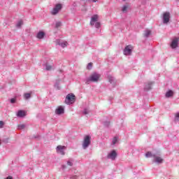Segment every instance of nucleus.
<instances>
[{
  "mask_svg": "<svg viewBox=\"0 0 179 179\" xmlns=\"http://www.w3.org/2000/svg\"><path fill=\"white\" fill-rule=\"evenodd\" d=\"M17 117L19 118H23V117H26V112L24 110H18Z\"/></svg>",
  "mask_w": 179,
  "mask_h": 179,
  "instance_id": "obj_16",
  "label": "nucleus"
},
{
  "mask_svg": "<svg viewBox=\"0 0 179 179\" xmlns=\"http://www.w3.org/2000/svg\"><path fill=\"white\" fill-rule=\"evenodd\" d=\"M23 24V21L22 20H20L17 22L16 27L20 29V27H22V25Z\"/></svg>",
  "mask_w": 179,
  "mask_h": 179,
  "instance_id": "obj_22",
  "label": "nucleus"
},
{
  "mask_svg": "<svg viewBox=\"0 0 179 179\" xmlns=\"http://www.w3.org/2000/svg\"><path fill=\"white\" fill-rule=\"evenodd\" d=\"M62 26V22H57L55 24V28L58 29V27H61Z\"/></svg>",
  "mask_w": 179,
  "mask_h": 179,
  "instance_id": "obj_25",
  "label": "nucleus"
},
{
  "mask_svg": "<svg viewBox=\"0 0 179 179\" xmlns=\"http://www.w3.org/2000/svg\"><path fill=\"white\" fill-rule=\"evenodd\" d=\"M44 37H45V33L44 31H40L36 34V38H38L39 40L43 39Z\"/></svg>",
  "mask_w": 179,
  "mask_h": 179,
  "instance_id": "obj_14",
  "label": "nucleus"
},
{
  "mask_svg": "<svg viewBox=\"0 0 179 179\" xmlns=\"http://www.w3.org/2000/svg\"><path fill=\"white\" fill-rule=\"evenodd\" d=\"M152 34V31L149 30V29H146L144 33V37H145L146 38H148V37H149V36Z\"/></svg>",
  "mask_w": 179,
  "mask_h": 179,
  "instance_id": "obj_18",
  "label": "nucleus"
},
{
  "mask_svg": "<svg viewBox=\"0 0 179 179\" xmlns=\"http://www.w3.org/2000/svg\"><path fill=\"white\" fill-rule=\"evenodd\" d=\"M108 79L110 83H114L115 82V78L111 76H108Z\"/></svg>",
  "mask_w": 179,
  "mask_h": 179,
  "instance_id": "obj_19",
  "label": "nucleus"
},
{
  "mask_svg": "<svg viewBox=\"0 0 179 179\" xmlns=\"http://www.w3.org/2000/svg\"><path fill=\"white\" fill-rule=\"evenodd\" d=\"M153 84V82H148L145 84L144 90H150L152 89V85Z\"/></svg>",
  "mask_w": 179,
  "mask_h": 179,
  "instance_id": "obj_17",
  "label": "nucleus"
},
{
  "mask_svg": "<svg viewBox=\"0 0 179 179\" xmlns=\"http://www.w3.org/2000/svg\"><path fill=\"white\" fill-rule=\"evenodd\" d=\"M173 96H174V92L171 90H168L165 94L166 99H170V97H173Z\"/></svg>",
  "mask_w": 179,
  "mask_h": 179,
  "instance_id": "obj_15",
  "label": "nucleus"
},
{
  "mask_svg": "<svg viewBox=\"0 0 179 179\" xmlns=\"http://www.w3.org/2000/svg\"><path fill=\"white\" fill-rule=\"evenodd\" d=\"M103 125H104V127H110V122H108V121L104 122Z\"/></svg>",
  "mask_w": 179,
  "mask_h": 179,
  "instance_id": "obj_31",
  "label": "nucleus"
},
{
  "mask_svg": "<svg viewBox=\"0 0 179 179\" xmlns=\"http://www.w3.org/2000/svg\"><path fill=\"white\" fill-rule=\"evenodd\" d=\"M65 113V110L64 109V107L62 106H59L56 110H55V114L57 115H61Z\"/></svg>",
  "mask_w": 179,
  "mask_h": 179,
  "instance_id": "obj_12",
  "label": "nucleus"
},
{
  "mask_svg": "<svg viewBox=\"0 0 179 179\" xmlns=\"http://www.w3.org/2000/svg\"><path fill=\"white\" fill-rule=\"evenodd\" d=\"M152 156H153V159H152L153 163H157V164H162V163H163L164 159L163 158H162V157H159L156 155V154H154Z\"/></svg>",
  "mask_w": 179,
  "mask_h": 179,
  "instance_id": "obj_7",
  "label": "nucleus"
},
{
  "mask_svg": "<svg viewBox=\"0 0 179 179\" xmlns=\"http://www.w3.org/2000/svg\"><path fill=\"white\" fill-rule=\"evenodd\" d=\"M46 71H51L52 69V66L47 64L45 66Z\"/></svg>",
  "mask_w": 179,
  "mask_h": 179,
  "instance_id": "obj_26",
  "label": "nucleus"
},
{
  "mask_svg": "<svg viewBox=\"0 0 179 179\" xmlns=\"http://www.w3.org/2000/svg\"><path fill=\"white\" fill-rule=\"evenodd\" d=\"M55 87L56 89H57V90H59V89H60V87H59V84L56 83V84L55 85Z\"/></svg>",
  "mask_w": 179,
  "mask_h": 179,
  "instance_id": "obj_33",
  "label": "nucleus"
},
{
  "mask_svg": "<svg viewBox=\"0 0 179 179\" xmlns=\"http://www.w3.org/2000/svg\"><path fill=\"white\" fill-rule=\"evenodd\" d=\"M177 47H178V38H175L171 43V48L175 49L177 48Z\"/></svg>",
  "mask_w": 179,
  "mask_h": 179,
  "instance_id": "obj_11",
  "label": "nucleus"
},
{
  "mask_svg": "<svg viewBox=\"0 0 179 179\" xmlns=\"http://www.w3.org/2000/svg\"><path fill=\"white\" fill-rule=\"evenodd\" d=\"M117 151L115 150H112L107 155V159H110V160H115L117 158Z\"/></svg>",
  "mask_w": 179,
  "mask_h": 179,
  "instance_id": "obj_8",
  "label": "nucleus"
},
{
  "mask_svg": "<svg viewBox=\"0 0 179 179\" xmlns=\"http://www.w3.org/2000/svg\"><path fill=\"white\" fill-rule=\"evenodd\" d=\"M15 101H16V99H15L14 98H13V99H10V103H11L12 104L15 103Z\"/></svg>",
  "mask_w": 179,
  "mask_h": 179,
  "instance_id": "obj_34",
  "label": "nucleus"
},
{
  "mask_svg": "<svg viewBox=\"0 0 179 179\" xmlns=\"http://www.w3.org/2000/svg\"><path fill=\"white\" fill-rule=\"evenodd\" d=\"M93 66V64L92 63H89L87 66V69H92V66Z\"/></svg>",
  "mask_w": 179,
  "mask_h": 179,
  "instance_id": "obj_32",
  "label": "nucleus"
},
{
  "mask_svg": "<svg viewBox=\"0 0 179 179\" xmlns=\"http://www.w3.org/2000/svg\"><path fill=\"white\" fill-rule=\"evenodd\" d=\"M99 20V15H94L91 17L90 20V25L91 26H94V23L97 22Z\"/></svg>",
  "mask_w": 179,
  "mask_h": 179,
  "instance_id": "obj_10",
  "label": "nucleus"
},
{
  "mask_svg": "<svg viewBox=\"0 0 179 179\" xmlns=\"http://www.w3.org/2000/svg\"><path fill=\"white\" fill-rule=\"evenodd\" d=\"M101 76L99 73H92L89 78L85 79L86 85H89L90 82L97 83L100 80Z\"/></svg>",
  "mask_w": 179,
  "mask_h": 179,
  "instance_id": "obj_1",
  "label": "nucleus"
},
{
  "mask_svg": "<svg viewBox=\"0 0 179 179\" xmlns=\"http://www.w3.org/2000/svg\"><path fill=\"white\" fill-rule=\"evenodd\" d=\"M123 1V2H125V1H127V0H122Z\"/></svg>",
  "mask_w": 179,
  "mask_h": 179,
  "instance_id": "obj_39",
  "label": "nucleus"
},
{
  "mask_svg": "<svg viewBox=\"0 0 179 179\" xmlns=\"http://www.w3.org/2000/svg\"><path fill=\"white\" fill-rule=\"evenodd\" d=\"M76 99L75 94H69L66 96L64 103L66 104H73L75 103V100Z\"/></svg>",
  "mask_w": 179,
  "mask_h": 179,
  "instance_id": "obj_3",
  "label": "nucleus"
},
{
  "mask_svg": "<svg viewBox=\"0 0 179 179\" xmlns=\"http://www.w3.org/2000/svg\"><path fill=\"white\" fill-rule=\"evenodd\" d=\"M73 160H69L67 161V166H70V167H72V166H73Z\"/></svg>",
  "mask_w": 179,
  "mask_h": 179,
  "instance_id": "obj_29",
  "label": "nucleus"
},
{
  "mask_svg": "<svg viewBox=\"0 0 179 179\" xmlns=\"http://www.w3.org/2000/svg\"><path fill=\"white\" fill-rule=\"evenodd\" d=\"M118 142V137H114L112 140V145H115Z\"/></svg>",
  "mask_w": 179,
  "mask_h": 179,
  "instance_id": "obj_23",
  "label": "nucleus"
},
{
  "mask_svg": "<svg viewBox=\"0 0 179 179\" xmlns=\"http://www.w3.org/2000/svg\"><path fill=\"white\" fill-rule=\"evenodd\" d=\"M92 137L89 135L84 137V140L83 141V148L84 150L87 149L89 146H90V143H92V141H90Z\"/></svg>",
  "mask_w": 179,
  "mask_h": 179,
  "instance_id": "obj_2",
  "label": "nucleus"
},
{
  "mask_svg": "<svg viewBox=\"0 0 179 179\" xmlns=\"http://www.w3.org/2000/svg\"><path fill=\"white\" fill-rule=\"evenodd\" d=\"M92 1V2H97V1H99V0H91Z\"/></svg>",
  "mask_w": 179,
  "mask_h": 179,
  "instance_id": "obj_38",
  "label": "nucleus"
},
{
  "mask_svg": "<svg viewBox=\"0 0 179 179\" xmlns=\"http://www.w3.org/2000/svg\"><path fill=\"white\" fill-rule=\"evenodd\" d=\"M18 128H19V129H24V128H26V125L20 124V125H18Z\"/></svg>",
  "mask_w": 179,
  "mask_h": 179,
  "instance_id": "obj_30",
  "label": "nucleus"
},
{
  "mask_svg": "<svg viewBox=\"0 0 179 179\" xmlns=\"http://www.w3.org/2000/svg\"><path fill=\"white\" fill-rule=\"evenodd\" d=\"M62 169L64 170V169H66V165H62Z\"/></svg>",
  "mask_w": 179,
  "mask_h": 179,
  "instance_id": "obj_37",
  "label": "nucleus"
},
{
  "mask_svg": "<svg viewBox=\"0 0 179 179\" xmlns=\"http://www.w3.org/2000/svg\"><path fill=\"white\" fill-rule=\"evenodd\" d=\"M176 118L179 120V112L176 114Z\"/></svg>",
  "mask_w": 179,
  "mask_h": 179,
  "instance_id": "obj_36",
  "label": "nucleus"
},
{
  "mask_svg": "<svg viewBox=\"0 0 179 179\" xmlns=\"http://www.w3.org/2000/svg\"><path fill=\"white\" fill-rule=\"evenodd\" d=\"M154 155L155 154H152V152H147L145 153V157H153Z\"/></svg>",
  "mask_w": 179,
  "mask_h": 179,
  "instance_id": "obj_24",
  "label": "nucleus"
},
{
  "mask_svg": "<svg viewBox=\"0 0 179 179\" xmlns=\"http://www.w3.org/2000/svg\"><path fill=\"white\" fill-rule=\"evenodd\" d=\"M89 113H90V111L87 108H85L83 111V114H84V115H87Z\"/></svg>",
  "mask_w": 179,
  "mask_h": 179,
  "instance_id": "obj_27",
  "label": "nucleus"
},
{
  "mask_svg": "<svg viewBox=\"0 0 179 179\" xmlns=\"http://www.w3.org/2000/svg\"><path fill=\"white\" fill-rule=\"evenodd\" d=\"M3 127V122L2 121H0V128Z\"/></svg>",
  "mask_w": 179,
  "mask_h": 179,
  "instance_id": "obj_35",
  "label": "nucleus"
},
{
  "mask_svg": "<svg viewBox=\"0 0 179 179\" xmlns=\"http://www.w3.org/2000/svg\"><path fill=\"white\" fill-rule=\"evenodd\" d=\"M122 12H123V13H127V12H128V6H123Z\"/></svg>",
  "mask_w": 179,
  "mask_h": 179,
  "instance_id": "obj_21",
  "label": "nucleus"
},
{
  "mask_svg": "<svg viewBox=\"0 0 179 179\" xmlns=\"http://www.w3.org/2000/svg\"><path fill=\"white\" fill-rule=\"evenodd\" d=\"M94 26L96 27V29H100L101 27V24L99 22H96L94 23Z\"/></svg>",
  "mask_w": 179,
  "mask_h": 179,
  "instance_id": "obj_28",
  "label": "nucleus"
},
{
  "mask_svg": "<svg viewBox=\"0 0 179 179\" xmlns=\"http://www.w3.org/2000/svg\"><path fill=\"white\" fill-rule=\"evenodd\" d=\"M178 1H179V0H178Z\"/></svg>",
  "mask_w": 179,
  "mask_h": 179,
  "instance_id": "obj_40",
  "label": "nucleus"
},
{
  "mask_svg": "<svg viewBox=\"0 0 179 179\" xmlns=\"http://www.w3.org/2000/svg\"><path fill=\"white\" fill-rule=\"evenodd\" d=\"M66 150V147L65 145H57L56 148L57 153L62 155V156H65Z\"/></svg>",
  "mask_w": 179,
  "mask_h": 179,
  "instance_id": "obj_5",
  "label": "nucleus"
},
{
  "mask_svg": "<svg viewBox=\"0 0 179 179\" xmlns=\"http://www.w3.org/2000/svg\"><path fill=\"white\" fill-rule=\"evenodd\" d=\"M62 9V4L57 3L55 6V7L52 8V10L50 11L51 15L53 16H55V15H58L59 13V11Z\"/></svg>",
  "mask_w": 179,
  "mask_h": 179,
  "instance_id": "obj_4",
  "label": "nucleus"
},
{
  "mask_svg": "<svg viewBox=\"0 0 179 179\" xmlns=\"http://www.w3.org/2000/svg\"><path fill=\"white\" fill-rule=\"evenodd\" d=\"M57 45H60L62 48H65V47L68 46V42L66 41H61L59 39L56 41Z\"/></svg>",
  "mask_w": 179,
  "mask_h": 179,
  "instance_id": "obj_13",
  "label": "nucleus"
},
{
  "mask_svg": "<svg viewBox=\"0 0 179 179\" xmlns=\"http://www.w3.org/2000/svg\"><path fill=\"white\" fill-rule=\"evenodd\" d=\"M162 20L164 24H167L169 22H170V13L169 12H165L163 14Z\"/></svg>",
  "mask_w": 179,
  "mask_h": 179,
  "instance_id": "obj_6",
  "label": "nucleus"
},
{
  "mask_svg": "<svg viewBox=\"0 0 179 179\" xmlns=\"http://www.w3.org/2000/svg\"><path fill=\"white\" fill-rule=\"evenodd\" d=\"M132 46H131V45H129L125 47L124 50V55H131V54H132Z\"/></svg>",
  "mask_w": 179,
  "mask_h": 179,
  "instance_id": "obj_9",
  "label": "nucleus"
},
{
  "mask_svg": "<svg viewBox=\"0 0 179 179\" xmlns=\"http://www.w3.org/2000/svg\"><path fill=\"white\" fill-rule=\"evenodd\" d=\"M24 97L25 100H29V99H30V97H31V93H25L24 94Z\"/></svg>",
  "mask_w": 179,
  "mask_h": 179,
  "instance_id": "obj_20",
  "label": "nucleus"
}]
</instances>
